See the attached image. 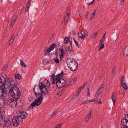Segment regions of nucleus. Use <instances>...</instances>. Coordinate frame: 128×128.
<instances>
[{
    "label": "nucleus",
    "instance_id": "nucleus-1",
    "mask_svg": "<svg viewBox=\"0 0 128 128\" xmlns=\"http://www.w3.org/2000/svg\"><path fill=\"white\" fill-rule=\"evenodd\" d=\"M34 94L37 98H38L39 96L43 95L42 94L44 93V94L46 95L48 93V90H45L40 85H36L34 88Z\"/></svg>",
    "mask_w": 128,
    "mask_h": 128
},
{
    "label": "nucleus",
    "instance_id": "nucleus-2",
    "mask_svg": "<svg viewBox=\"0 0 128 128\" xmlns=\"http://www.w3.org/2000/svg\"><path fill=\"white\" fill-rule=\"evenodd\" d=\"M66 62L68 68L71 71L74 72L76 70L78 64L76 60L69 58L67 60Z\"/></svg>",
    "mask_w": 128,
    "mask_h": 128
},
{
    "label": "nucleus",
    "instance_id": "nucleus-3",
    "mask_svg": "<svg viewBox=\"0 0 128 128\" xmlns=\"http://www.w3.org/2000/svg\"><path fill=\"white\" fill-rule=\"evenodd\" d=\"M12 96L16 99H18L21 95V92L19 89L16 86H13L9 92Z\"/></svg>",
    "mask_w": 128,
    "mask_h": 128
},
{
    "label": "nucleus",
    "instance_id": "nucleus-4",
    "mask_svg": "<svg viewBox=\"0 0 128 128\" xmlns=\"http://www.w3.org/2000/svg\"><path fill=\"white\" fill-rule=\"evenodd\" d=\"M2 87L6 91H8L9 92L10 90L14 86V84H12V82L10 80V82L5 80L3 84H1Z\"/></svg>",
    "mask_w": 128,
    "mask_h": 128
},
{
    "label": "nucleus",
    "instance_id": "nucleus-5",
    "mask_svg": "<svg viewBox=\"0 0 128 128\" xmlns=\"http://www.w3.org/2000/svg\"><path fill=\"white\" fill-rule=\"evenodd\" d=\"M40 82L44 90H48L46 88V87H49L50 85V83L46 78H42L41 79Z\"/></svg>",
    "mask_w": 128,
    "mask_h": 128
},
{
    "label": "nucleus",
    "instance_id": "nucleus-6",
    "mask_svg": "<svg viewBox=\"0 0 128 128\" xmlns=\"http://www.w3.org/2000/svg\"><path fill=\"white\" fill-rule=\"evenodd\" d=\"M43 95L39 96L38 98L31 104V106L32 108L36 106H38L41 104L43 100Z\"/></svg>",
    "mask_w": 128,
    "mask_h": 128
},
{
    "label": "nucleus",
    "instance_id": "nucleus-7",
    "mask_svg": "<svg viewBox=\"0 0 128 128\" xmlns=\"http://www.w3.org/2000/svg\"><path fill=\"white\" fill-rule=\"evenodd\" d=\"M66 50V46L65 45H64L60 49H59V52H60L61 54L59 55L58 52L57 51L56 52V54L57 56L59 55L60 57V60H61L64 58V56L65 54V51Z\"/></svg>",
    "mask_w": 128,
    "mask_h": 128
},
{
    "label": "nucleus",
    "instance_id": "nucleus-8",
    "mask_svg": "<svg viewBox=\"0 0 128 128\" xmlns=\"http://www.w3.org/2000/svg\"><path fill=\"white\" fill-rule=\"evenodd\" d=\"M23 121L18 116H14L12 119V122L15 127H18L20 124V122Z\"/></svg>",
    "mask_w": 128,
    "mask_h": 128
},
{
    "label": "nucleus",
    "instance_id": "nucleus-9",
    "mask_svg": "<svg viewBox=\"0 0 128 128\" xmlns=\"http://www.w3.org/2000/svg\"><path fill=\"white\" fill-rule=\"evenodd\" d=\"M56 83L57 86L59 89L64 87L66 84L65 81L63 79H62V80H58Z\"/></svg>",
    "mask_w": 128,
    "mask_h": 128
},
{
    "label": "nucleus",
    "instance_id": "nucleus-10",
    "mask_svg": "<svg viewBox=\"0 0 128 128\" xmlns=\"http://www.w3.org/2000/svg\"><path fill=\"white\" fill-rule=\"evenodd\" d=\"M18 117L23 121V120L26 118L28 116L26 112L19 111L17 113Z\"/></svg>",
    "mask_w": 128,
    "mask_h": 128
},
{
    "label": "nucleus",
    "instance_id": "nucleus-11",
    "mask_svg": "<svg viewBox=\"0 0 128 128\" xmlns=\"http://www.w3.org/2000/svg\"><path fill=\"white\" fill-rule=\"evenodd\" d=\"M104 88V84H101L100 86V88L97 91L95 95V97L96 99H98L100 95L102 93Z\"/></svg>",
    "mask_w": 128,
    "mask_h": 128
},
{
    "label": "nucleus",
    "instance_id": "nucleus-12",
    "mask_svg": "<svg viewBox=\"0 0 128 128\" xmlns=\"http://www.w3.org/2000/svg\"><path fill=\"white\" fill-rule=\"evenodd\" d=\"M56 44H52L50 47L44 52L46 56L49 55L50 52L54 49L55 46H56Z\"/></svg>",
    "mask_w": 128,
    "mask_h": 128
},
{
    "label": "nucleus",
    "instance_id": "nucleus-13",
    "mask_svg": "<svg viewBox=\"0 0 128 128\" xmlns=\"http://www.w3.org/2000/svg\"><path fill=\"white\" fill-rule=\"evenodd\" d=\"M8 104L10 106L14 108L16 106L17 102L14 100L11 99L8 101Z\"/></svg>",
    "mask_w": 128,
    "mask_h": 128
},
{
    "label": "nucleus",
    "instance_id": "nucleus-14",
    "mask_svg": "<svg viewBox=\"0 0 128 128\" xmlns=\"http://www.w3.org/2000/svg\"><path fill=\"white\" fill-rule=\"evenodd\" d=\"M1 84H2V83L0 84V96L3 97H5L7 94L5 93L4 88L1 85Z\"/></svg>",
    "mask_w": 128,
    "mask_h": 128
},
{
    "label": "nucleus",
    "instance_id": "nucleus-15",
    "mask_svg": "<svg viewBox=\"0 0 128 128\" xmlns=\"http://www.w3.org/2000/svg\"><path fill=\"white\" fill-rule=\"evenodd\" d=\"M12 125L11 122L10 120H6L4 124L3 128H10Z\"/></svg>",
    "mask_w": 128,
    "mask_h": 128
},
{
    "label": "nucleus",
    "instance_id": "nucleus-16",
    "mask_svg": "<svg viewBox=\"0 0 128 128\" xmlns=\"http://www.w3.org/2000/svg\"><path fill=\"white\" fill-rule=\"evenodd\" d=\"M125 118L122 119L121 123L124 125H126V124H128V114L125 115Z\"/></svg>",
    "mask_w": 128,
    "mask_h": 128
},
{
    "label": "nucleus",
    "instance_id": "nucleus-17",
    "mask_svg": "<svg viewBox=\"0 0 128 128\" xmlns=\"http://www.w3.org/2000/svg\"><path fill=\"white\" fill-rule=\"evenodd\" d=\"M52 79L53 80V81L52 83L55 84L56 82L58 80V79L57 78L55 74H52L51 76Z\"/></svg>",
    "mask_w": 128,
    "mask_h": 128
},
{
    "label": "nucleus",
    "instance_id": "nucleus-18",
    "mask_svg": "<svg viewBox=\"0 0 128 128\" xmlns=\"http://www.w3.org/2000/svg\"><path fill=\"white\" fill-rule=\"evenodd\" d=\"M72 48H71L70 46H69L68 49L66 50V53L68 54H70L72 53Z\"/></svg>",
    "mask_w": 128,
    "mask_h": 128
},
{
    "label": "nucleus",
    "instance_id": "nucleus-19",
    "mask_svg": "<svg viewBox=\"0 0 128 128\" xmlns=\"http://www.w3.org/2000/svg\"><path fill=\"white\" fill-rule=\"evenodd\" d=\"M6 121L4 117L2 116L0 118V125L4 124Z\"/></svg>",
    "mask_w": 128,
    "mask_h": 128
},
{
    "label": "nucleus",
    "instance_id": "nucleus-20",
    "mask_svg": "<svg viewBox=\"0 0 128 128\" xmlns=\"http://www.w3.org/2000/svg\"><path fill=\"white\" fill-rule=\"evenodd\" d=\"M123 54L125 56H128V46H126L124 49Z\"/></svg>",
    "mask_w": 128,
    "mask_h": 128
},
{
    "label": "nucleus",
    "instance_id": "nucleus-21",
    "mask_svg": "<svg viewBox=\"0 0 128 128\" xmlns=\"http://www.w3.org/2000/svg\"><path fill=\"white\" fill-rule=\"evenodd\" d=\"M92 112L90 111V112L87 116L86 118L85 119V120L86 122H88L89 120L92 117Z\"/></svg>",
    "mask_w": 128,
    "mask_h": 128
},
{
    "label": "nucleus",
    "instance_id": "nucleus-22",
    "mask_svg": "<svg viewBox=\"0 0 128 128\" xmlns=\"http://www.w3.org/2000/svg\"><path fill=\"white\" fill-rule=\"evenodd\" d=\"M64 75V72L62 71L61 73L57 75L56 76L58 80H62L61 78Z\"/></svg>",
    "mask_w": 128,
    "mask_h": 128
},
{
    "label": "nucleus",
    "instance_id": "nucleus-23",
    "mask_svg": "<svg viewBox=\"0 0 128 128\" xmlns=\"http://www.w3.org/2000/svg\"><path fill=\"white\" fill-rule=\"evenodd\" d=\"M98 8L96 9V10L94 11V12L90 16V18H91L90 20L92 19V18H94L96 14L97 13L96 12L98 11Z\"/></svg>",
    "mask_w": 128,
    "mask_h": 128
},
{
    "label": "nucleus",
    "instance_id": "nucleus-24",
    "mask_svg": "<svg viewBox=\"0 0 128 128\" xmlns=\"http://www.w3.org/2000/svg\"><path fill=\"white\" fill-rule=\"evenodd\" d=\"M70 18V16H65L64 19V22L65 24H66V23L68 22Z\"/></svg>",
    "mask_w": 128,
    "mask_h": 128
},
{
    "label": "nucleus",
    "instance_id": "nucleus-25",
    "mask_svg": "<svg viewBox=\"0 0 128 128\" xmlns=\"http://www.w3.org/2000/svg\"><path fill=\"white\" fill-rule=\"evenodd\" d=\"M21 66L23 68H25L27 67L26 65L24 63V61L22 60H20Z\"/></svg>",
    "mask_w": 128,
    "mask_h": 128
},
{
    "label": "nucleus",
    "instance_id": "nucleus-26",
    "mask_svg": "<svg viewBox=\"0 0 128 128\" xmlns=\"http://www.w3.org/2000/svg\"><path fill=\"white\" fill-rule=\"evenodd\" d=\"M112 99L113 101L114 104L115 105L116 102V97L115 96V93H113L112 96Z\"/></svg>",
    "mask_w": 128,
    "mask_h": 128
},
{
    "label": "nucleus",
    "instance_id": "nucleus-27",
    "mask_svg": "<svg viewBox=\"0 0 128 128\" xmlns=\"http://www.w3.org/2000/svg\"><path fill=\"white\" fill-rule=\"evenodd\" d=\"M123 87V88L125 90H127L128 89V86L127 84L125 83L121 84Z\"/></svg>",
    "mask_w": 128,
    "mask_h": 128
},
{
    "label": "nucleus",
    "instance_id": "nucleus-28",
    "mask_svg": "<svg viewBox=\"0 0 128 128\" xmlns=\"http://www.w3.org/2000/svg\"><path fill=\"white\" fill-rule=\"evenodd\" d=\"M73 38L76 46L78 48H80V45L79 44L78 42L76 40L74 37Z\"/></svg>",
    "mask_w": 128,
    "mask_h": 128
},
{
    "label": "nucleus",
    "instance_id": "nucleus-29",
    "mask_svg": "<svg viewBox=\"0 0 128 128\" xmlns=\"http://www.w3.org/2000/svg\"><path fill=\"white\" fill-rule=\"evenodd\" d=\"M14 76L17 79L20 80L22 78V77L20 74H15Z\"/></svg>",
    "mask_w": 128,
    "mask_h": 128
},
{
    "label": "nucleus",
    "instance_id": "nucleus-30",
    "mask_svg": "<svg viewBox=\"0 0 128 128\" xmlns=\"http://www.w3.org/2000/svg\"><path fill=\"white\" fill-rule=\"evenodd\" d=\"M78 36L80 38L82 39H84V35L80 32L78 33Z\"/></svg>",
    "mask_w": 128,
    "mask_h": 128
},
{
    "label": "nucleus",
    "instance_id": "nucleus-31",
    "mask_svg": "<svg viewBox=\"0 0 128 128\" xmlns=\"http://www.w3.org/2000/svg\"><path fill=\"white\" fill-rule=\"evenodd\" d=\"M98 34V32H96L95 34H92L90 38H91L92 39L95 38H96Z\"/></svg>",
    "mask_w": 128,
    "mask_h": 128
},
{
    "label": "nucleus",
    "instance_id": "nucleus-32",
    "mask_svg": "<svg viewBox=\"0 0 128 128\" xmlns=\"http://www.w3.org/2000/svg\"><path fill=\"white\" fill-rule=\"evenodd\" d=\"M71 12L70 9V8L68 9L66 12V13L67 16H70V14Z\"/></svg>",
    "mask_w": 128,
    "mask_h": 128
},
{
    "label": "nucleus",
    "instance_id": "nucleus-33",
    "mask_svg": "<svg viewBox=\"0 0 128 128\" xmlns=\"http://www.w3.org/2000/svg\"><path fill=\"white\" fill-rule=\"evenodd\" d=\"M84 37L85 38H87L88 36V33L85 30H84Z\"/></svg>",
    "mask_w": 128,
    "mask_h": 128
},
{
    "label": "nucleus",
    "instance_id": "nucleus-34",
    "mask_svg": "<svg viewBox=\"0 0 128 128\" xmlns=\"http://www.w3.org/2000/svg\"><path fill=\"white\" fill-rule=\"evenodd\" d=\"M15 37L14 35H13L12 36V38L10 40V41L11 42H14V39L15 38Z\"/></svg>",
    "mask_w": 128,
    "mask_h": 128
},
{
    "label": "nucleus",
    "instance_id": "nucleus-35",
    "mask_svg": "<svg viewBox=\"0 0 128 128\" xmlns=\"http://www.w3.org/2000/svg\"><path fill=\"white\" fill-rule=\"evenodd\" d=\"M64 44H66L69 42L68 38L67 37H66L64 39Z\"/></svg>",
    "mask_w": 128,
    "mask_h": 128
},
{
    "label": "nucleus",
    "instance_id": "nucleus-36",
    "mask_svg": "<svg viewBox=\"0 0 128 128\" xmlns=\"http://www.w3.org/2000/svg\"><path fill=\"white\" fill-rule=\"evenodd\" d=\"M99 46L100 47V49H103L104 47V45L103 44V43H100Z\"/></svg>",
    "mask_w": 128,
    "mask_h": 128
},
{
    "label": "nucleus",
    "instance_id": "nucleus-37",
    "mask_svg": "<svg viewBox=\"0 0 128 128\" xmlns=\"http://www.w3.org/2000/svg\"><path fill=\"white\" fill-rule=\"evenodd\" d=\"M124 78L125 77L124 76H123L120 79L121 84L124 83L123 82L124 81Z\"/></svg>",
    "mask_w": 128,
    "mask_h": 128
},
{
    "label": "nucleus",
    "instance_id": "nucleus-38",
    "mask_svg": "<svg viewBox=\"0 0 128 128\" xmlns=\"http://www.w3.org/2000/svg\"><path fill=\"white\" fill-rule=\"evenodd\" d=\"M54 59L55 62L56 64L59 63H60V60L58 58H54Z\"/></svg>",
    "mask_w": 128,
    "mask_h": 128
},
{
    "label": "nucleus",
    "instance_id": "nucleus-39",
    "mask_svg": "<svg viewBox=\"0 0 128 128\" xmlns=\"http://www.w3.org/2000/svg\"><path fill=\"white\" fill-rule=\"evenodd\" d=\"M84 88V86H82L81 87H80L78 90L80 92L81 90Z\"/></svg>",
    "mask_w": 128,
    "mask_h": 128
},
{
    "label": "nucleus",
    "instance_id": "nucleus-40",
    "mask_svg": "<svg viewBox=\"0 0 128 128\" xmlns=\"http://www.w3.org/2000/svg\"><path fill=\"white\" fill-rule=\"evenodd\" d=\"M89 100H85L82 103V104H86L89 103Z\"/></svg>",
    "mask_w": 128,
    "mask_h": 128
},
{
    "label": "nucleus",
    "instance_id": "nucleus-41",
    "mask_svg": "<svg viewBox=\"0 0 128 128\" xmlns=\"http://www.w3.org/2000/svg\"><path fill=\"white\" fill-rule=\"evenodd\" d=\"M57 112L56 111H54L53 114L51 115V117H53L54 116L56 115V114H57Z\"/></svg>",
    "mask_w": 128,
    "mask_h": 128
},
{
    "label": "nucleus",
    "instance_id": "nucleus-42",
    "mask_svg": "<svg viewBox=\"0 0 128 128\" xmlns=\"http://www.w3.org/2000/svg\"><path fill=\"white\" fill-rule=\"evenodd\" d=\"M62 126V124H60L57 125L56 126L57 128H61Z\"/></svg>",
    "mask_w": 128,
    "mask_h": 128
},
{
    "label": "nucleus",
    "instance_id": "nucleus-43",
    "mask_svg": "<svg viewBox=\"0 0 128 128\" xmlns=\"http://www.w3.org/2000/svg\"><path fill=\"white\" fill-rule=\"evenodd\" d=\"M77 78L76 77H75L72 80V81L74 82H76L77 80Z\"/></svg>",
    "mask_w": 128,
    "mask_h": 128
},
{
    "label": "nucleus",
    "instance_id": "nucleus-44",
    "mask_svg": "<svg viewBox=\"0 0 128 128\" xmlns=\"http://www.w3.org/2000/svg\"><path fill=\"white\" fill-rule=\"evenodd\" d=\"M80 92H79V91L78 90V92H77V93L76 94V97H74V98H77V97H78V96H79V95Z\"/></svg>",
    "mask_w": 128,
    "mask_h": 128
},
{
    "label": "nucleus",
    "instance_id": "nucleus-45",
    "mask_svg": "<svg viewBox=\"0 0 128 128\" xmlns=\"http://www.w3.org/2000/svg\"><path fill=\"white\" fill-rule=\"evenodd\" d=\"M105 40V38H101V39L100 40V43H103L104 41Z\"/></svg>",
    "mask_w": 128,
    "mask_h": 128
},
{
    "label": "nucleus",
    "instance_id": "nucleus-46",
    "mask_svg": "<svg viewBox=\"0 0 128 128\" xmlns=\"http://www.w3.org/2000/svg\"><path fill=\"white\" fill-rule=\"evenodd\" d=\"M31 0H28L27 4V5H28V7H29L30 4L31 3Z\"/></svg>",
    "mask_w": 128,
    "mask_h": 128
},
{
    "label": "nucleus",
    "instance_id": "nucleus-47",
    "mask_svg": "<svg viewBox=\"0 0 128 128\" xmlns=\"http://www.w3.org/2000/svg\"><path fill=\"white\" fill-rule=\"evenodd\" d=\"M89 14V12H87L86 13V14L85 16V18L86 19H87L88 18V16Z\"/></svg>",
    "mask_w": 128,
    "mask_h": 128
},
{
    "label": "nucleus",
    "instance_id": "nucleus-48",
    "mask_svg": "<svg viewBox=\"0 0 128 128\" xmlns=\"http://www.w3.org/2000/svg\"><path fill=\"white\" fill-rule=\"evenodd\" d=\"M29 9V7L28 6V5H27L26 7L25 10V12H28Z\"/></svg>",
    "mask_w": 128,
    "mask_h": 128
},
{
    "label": "nucleus",
    "instance_id": "nucleus-49",
    "mask_svg": "<svg viewBox=\"0 0 128 128\" xmlns=\"http://www.w3.org/2000/svg\"><path fill=\"white\" fill-rule=\"evenodd\" d=\"M122 124L124 126L123 128H128V124H126V125H124L123 124Z\"/></svg>",
    "mask_w": 128,
    "mask_h": 128
},
{
    "label": "nucleus",
    "instance_id": "nucleus-50",
    "mask_svg": "<svg viewBox=\"0 0 128 128\" xmlns=\"http://www.w3.org/2000/svg\"><path fill=\"white\" fill-rule=\"evenodd\" d=\"M15 22V21H14V20H13L11 22V26H12L14 24Z\"/></svg>",
    "mask_w": 128,
    "mask_h": 128
},
{
    "label": "nucleus",
    "instance_id": "nucleus-51",
    "mask_svg": "<svg viewBox=\"0 0 128 128\" xmlns=\"http://www.w3.org/2000/svg\"><path fill=\"white\" fill-rule=\"evenodd\" d=\"M125 0H121L120 4L122 5L124 3V1Z\"/></svg>",
    "mask_w": 128,
    "mask_h": 128
},
{
    "label": "nucleus",
    "instance_id": "nucleus-52",
    "mask_svg": "<svg viewBox=\"0 0 128 128\" xmlns=\"http://www.w3.org/2000/svg\"><path fill=\"white\" fill-rule=\"evenodd\" d=\"M95 0H93L91 2H90V3H88V5H90L91 4H94V2L95 1Z\"/></svg>",
    "mask_w": 128,
    "mask_h": 128
},
{
    "label": "nucleus",
    "instance_id": "nucleus-53",
    "mask_svg": "<svg viewBox=\"0 0 128 128\" xmlns=\"http://www.w3.org/2000/svg\"><path fill=\"white\" fill-rule=\"evenodd\" d=\"M88 95L89 96V97H90V93L89 91V88H88Z\"/></svg>",
    "mask_w": 128,
    "mask_h": 128
},
{
    "label": "nucleus",
    "instance_id": "nucleus-54",
    "mask_svg": "<svg viewBox=\"0 0 128 128\" xmlns=\"http://www.w3.org/2000/svg\"><path fill=\"white\" fill-rule=\"evenodd\" d=\"M7 68V66H4L2 69V70L3 71H6Z\"/></svg>",
    "mask_w": 128,
    "mask_h": 128
},
{
    "label": "nucleus",
    "instance_id": "nucleus-55",
    "mask_svg": "<svg viewBox=\"0 0 128 128\" xmlns=\"http://www.w3.org/2000/svg\"><path fill=\"white\" fill-rule=\"evenodd\" d=\"M94 102L96 104H99L98 101L97 100H94Z\"/></svg>",
    "mask_w": 128,
    "mask_h": 128
},
{
    "label": "nucleus",
    "instance_id": "nucleus-56",
    "mask_svg": "<svg viewBox=\"0 0 128 128\" xmlns=\"http://www.w3.org/2000/svg\"><path fill=\"white\" fill-rule=\"evenodd\" d=\"M18 18V17L17 16H16L14 17V18L13 19V20H16Z\"/></svg>",
    "mask_w": 128,
    "mask_h": 128
},
{
    "label": "nucleus",
    "instance_id": "nucleus-57",
    "mask_svg": "<svg viewBox=\"0 0 128 128\" xmlns=\"http://www.w3.org/2000/svg\"><path fill=\"white\" fill-rule=\"evenodd\" d=\"M72 33L73 34L74 36H76V32L74 31H73L72 32Z\"/></svg>",
    "mask_w": 128,
    "mask_h": 128
},
{
    "label": "nucleus",
    "instance_id": "nucleus-58",
    "mask_svg": "<svg viewBox=\"0 0 128 128\" xmlns=\"http://www.w3.org/2000/svg\"><path fill=\"white\" fill-rule=\"evenodd\" d=\"M70 45L71 46V48H72V40H70Z\"/></svg>",
    "mask_w": 128,
    "mask_h": 128
},
{
    "label": "nucleus",
    "instance_id": "nucleus-59",
    "mask_svg": "<svg viewBox=\"0 0 128 128\" xmlns=\"http://www.w3.org/2000/svg\"><path fill=\"white\" fill-rule=\"evenodd\" d=\"M10 16H9L6 19V20L7 22H8L10 20Z\"/></svg>",
    "mask_w": 128,
    "mask_h": 128
},
{
    "label": "nucleus",
    "instance_id": "nucleus-60",
    "mask_svg": "<svg viewBox=\"0 0 128 128\" xmlns=\"http://www.w3.org/2000/svg\"><path fill=\"white\" fill-rule=\"evenodd\" d=\"M106 33H105L103 35V36L102 38H105L106 37Z\"/></svg>",
    "mask_w": 128,
    "mask_h": 128
},
{
    "label": "nucleus",
    "instance_id": "nucleus-61",
    "mask_svg": "<svg viewBox=\"0 0 128 128\" xmlns=\"http://www.w3.org/2000/svg\"><path fill=\"white\" fill-rule=\"evenodd\" d=\"M13 43V42H11L10 41L9 42V45H12V43Z\"/></svg>",
    "mask_w": 128,
    "mask_h": 128
},
{
    "label": "nucleus",
    "instance_id": "nucleus-62",
    "mask_svg": "<svg viewBox=\"0 0 128 128\" xmlns=\"http://www.w3.org/2000/svg\"><path fill=\"white\" fill-rule=\"evenodd\" d=\"M87 83H85L84 84V85H83L82 86H84V88L85 86L87 85Z\"/></svg>",
    "mask_w": 128,
    "mask_h": 128
},
{
    "label": "nucleus",
    "instance_id": "nucleus-63",
    "mask_svg": "<svg viewBox=\"0 0 128 128\" xmlns=\"http://www.w3.org/2000/svg\"><path fill=\"white\" fill-rule=\"evenodd\" d=\"M2 83V80L1 78L0 77V84Z\"/></svg>",
    "mask_w": 128,
    "mask_h": 128
},
{
    "label": "nucleus",
    "instance_id": "nucleus-64",
    "mask_svg": "<svg viewBox=\"0 0 128 128\" xmlns=\"http://www.w3.org/2000/svg\"><path fill=\"white\" fill-rule=\"evenodd\" d=\"M89 100V103H90V102H94V101H93V100Z\"/></svg>",
    "mask_w": 128,
    "mask_h": 128
}]
</instances>
